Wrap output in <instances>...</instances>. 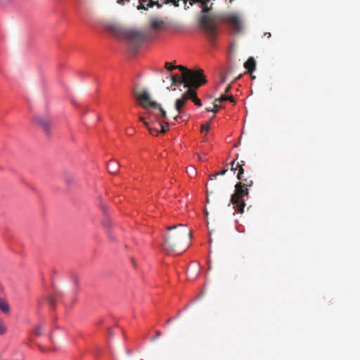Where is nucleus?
Returning <instances> with one entry per match:
<instances>
[{
	"mask_svg": "<svg viewBox=\"0 0 360 360\" xmlns=\"http://www.w3.org/2000/svg\"><path fill=\"white\" fill-rule=\"evenodd\" d=\"M197 2L201 4L200 8L202 13L198 19V27L209 39L212 41L217 35L219 19L217 15L209 13L212 9V4L209 6L207 0H190L191 6Z\"/></svg>",
	"mask_w": 360,
	"mask_h": 360,
	"instance_id": "obj_1",
	"label": "nucleus"
},
{
	"mask_svg": "<svg viewBox=\"0 0 360 360\" xmlns=\"http://www.w3.org/2000/svg\"><path fill=\"white\" fill-rule=\"evenodd\" d=\"M167 229L169 233L165 236L162 243L163 249L167 252L176 251V248L179 247L184 240L187 238H191V231L182 224L169 226Z\"/></svg>",
	"mask_w": 360,
	"mask_h": 360,
	"instance_id": "obj_2",
	"label": "nucleus"
},
{
	"mask_svg": "<svg viewBox=\"0 0 360 360\" xmlns=\"http://www.w3.org/2000/svg\"><path fill=\"white\" fill-rule=\"evenodd\" d=\"M240 181L237 183L235 186V191L232 194L230 200V203L233 206V209L239 213H243L245 207L244 198L249 193L248 187H251L253 184V181L251 178H244L241 176Z\"/></svg>",
	"mask_w": 360,
	"mask_h": 360,
	"instance_id": "obj_3",
	"label": "nucleus"
},
{
	"mask_svg": "<svg viewBox=\"0 0 360 360\" xmlns=\"http://www.w3.org/2000/svg\"><path fill=\"white\" fill-rule=\"evenodd\" d=\"M175 67L181 72V81L185 82V87L198 89L207 82L202 70H192L181 65Z\"/></svg>",
	"mask_w": 360,
	"mask_h": 360,
	"instance_id": "obj_4",
	"label": "nucleus"
},
{
	"mask_svg": "<svg viewBox=\"0 0 360 360\" xmlns=\"http://www.w3.org/2000/svg\"><path fill=\"white\" fill-rule=\"evenodd\" d=\"M134 94L142 108L148 109L149 107H151L158 109L159 110V116L163 119L167 118V115L166 111L160 104L157 103L155 101H151L150 96L146 90L141 91L135 90Z\"/></svg>",
	"mask_w": 360,
	"mask_h": 360,
	"instance_id": "obj_5",
	"label": "nucleus"
},
{
	"mask_svg": "<svg viewBox=\"0 0 360 360\" xmlns=\"http://www.w3.org/2000/svg\"><path fill=\"white\" fill-rule=\"evenodd\" d=\"M221 20L228 25L235 34L239 33L243 30L241 16L235 13H227L221 16Z\"/></svg>",
	"mask_w": 360,
	"mask_h": 360,
	"instance_id": "obj_6",
	"label": "nucleus"
},
{
	"mask_svg": "<svg viewBox=\"0 0 360 360\" xmlns=\"http://www.w3.org/2000/svg\"><path fill=\"white\" fill-rule=\"evenodd\" d=\"M238 157V155H236V158L231 162V170L236 171L238 170L237 174L238 179H241V176L244 174L243 166L245 165V161L241 160L240 162H237L236 160Z\"/></svg>",
	"mask_w": 360,
	"mask_h": 360,
	"instance_id": "obj_7",
	"label": "nucleus"
},
{
	"mask_svg": "<svg viewBox=\"0 0 360 360\" xmlns=\"http://www.w3.org/2000/svg\"><path fill=\"white\" fill-rule=\"evenodd\" d=\"M34 120L40 127H41L47 134L49 133L51 121L48 117L39 116L37 117Z\"/></svg>",
	"mask_w": 360,
	"mask_h": 360,
	"instance_id": "obj_8",
	"label": "nucleus"
},
{
	"mask_svg": "<svg viewBox=\"0 0 360 360\" xmlns=\"http://www.w3.org/2000/svg\"><path fill=\"white\" fill-rule=\"evenodd\" d=\"M188 90L186 91V94L188 95V99L192 100V101L197 106H201L202 103L201 101L197 97L195 89L194 87H187Z\"/></svg>",
	"mask_w": 360,
	"mask_h": 360,
	"instance_id": "obj_9",
	"label": "nucleus"
},
{
	"mask_svg": "<svg viewBox=\"0 0 360 360\" xmlns=\"http://www.w3.org/2000/svg\"><path fill=\"white\" fill-rule=\"evenodd\" d=\"M188 95L186 94V91L182 95L181 98L176 99L175 102V109L179 113L182 112L183 107L185 103L188 101Z\"/></svg>",
	"mask_w": 360,
	"mask_h": 360,
	"instance_id": "obj_10",
	"label": "nucleus"
},
{
	"mask_svg": "<svg viewBox=\"0 0 360 360\" xmlns=\"http://www.w3.org/2000/svg\"><path fill=\"white\" fill-rule=\"evenodd\" d=\"M120 164L116 160H111L108 162L107 167L108 172L112 174H115L118 172L120 168Z\"/></svg>",
	"mask_w": 360,
	"mask_h": 360,
	"instance_id": "obj_11",
	"label": "nucleus"
},
{
	"mask_svg": "<svg viewBox=\"0 0 360 360\" xmlns=\"http://www.w3.org/2000/svg\"><path fill=\"white\" fill-rule=\"evenodd\" d=\"M128 38L134 42H140L143 40V34L136 31L131 32L128 34Z\"/></svg>",
	"mask_w": 360,
	"mask_h": 360,
	"instance_id": "obj_12",
	"label": "nucleus"
},
{
	"mask_svg": "<svg viewBox=\"0 0 360 360\" xmlns=\"http://www.w3.org/2000/svg\"><path fill=\"white\" fill-rule=\"evenodd\" d=\"M256 67V61L252 57H250L244 63V68L250 73H252Z\"/></svg>",
	"mask_w": 360,
	"mask_h": 360,
	"instance_id": "obj_13",
	"label": "nucleus"
},
{
	"mask_svg": "<svg viewBox=\"0 0 360 360\" xmlns=\"http://www.w3.org/2000/svg\"><path fill=\"white\" fill-rule=\"evenodd\" d=\"M0 310L4 314H9L11 311L8 303L0 297Z\"/></svg>",
	"mask_w": 360,
	"mask_h": 360,
	"instance_id": "obj_14",
	"label": "nucleus"
},
{
	"mask_svg": "<svg viewBox=\"0 0 360 360\" xmlns=\"http://www.w3.org/2000/svg\"><path fill=\"white\" fill-rule=\"evenodd\" d=\"M150 27L154 30L161 29L164 26V22L162 20H158L155 18H152L150 20Z\"/></svg>",
	"mask_w": 360,
	"mask_h": 360,
	"instance_id": "obj_15",
	"label": "nucleus"
},
{
	"mask_svg": "<svg viewBox=\"0 0 360 360\" xmlns=\"http://www.w3.org/2000/svg\"><path fill=\"white\" fill-rule=\"evenodd\" d=\"M172 85L175 86L178 84H183L185 86V82L181 81V77H179L177 75L171 76Z\"/></svg>",
	"mask_w": 360,
	"mask_h": 360,
	"instance_id": "obj_16",
	"label": "nucleus"
},
{
	"mask_svg": "<svg viewBox=\"0 0 360 360\" xmlns=\"http://www.w3.org/2000/svg\"><path fill=\"white\" fill-rule=\"evenodd\" d=\"M227 101L226 95L221 94V96L218 98H216L214 100V108H219L220 105H219V103Z\"/></svg>",
	"mask_w": 360,
	"mask_h": 360,
	"instance_id": "obj_17",
	"label": "nucleus"
},
{
	"mask_svg": "<svg viewBox=\"0 0 360 360\" xmlns=\"http://www.w3.org/2000/svg\"><path fill=\"white\" fill-rule=\"evenodd\" d=\"M102 224L103 226L108 229H110L112 226L111 220L107 216H105V219L103 220Z\"/></svg>",
	"mask_w": 360,
	"mask_h": 360,
	"instance_id": "obj_18",
	"label": "nucleus"
},
{
	"mask_svg": "<svg viewBox=\"0 0 360 360\" xmlns=\"http://www.w3.org/2000/svg\"><path fill=\"white\" fill-rule=\"evenodd\" d=\"M227 171H228L227 169H222L221 171H220L219 172H215V173H214L212 174H210V177H209L210 180H213L214 178H216L219 175H224L226 173Z\"/></svg>",
	"mask_w": 360,
	"mask_h": 360,
	"instance_id": "obj_19",
	"label": "nucleus"
},
{
	"mask_svg": "<svg viewBox=\"0 0 360 360\" xmlns=\"http://www.w3.org/2000/svg\"><path fill=\"white\" fill-rule=\"evenodd\" d=\"M144 125L148 128L150 134L154 135L155 134H158V133H160L158 129L150 127L147 122H144Z\"/></svg>",
	"mask_w": 360,
	"mask_h": 360,
	"instance_id": "obj_20",
	"label": "nucleus"
},
{
	"mask_svg": "<svg viewBox=\"0 0 360 360\" xmlns=\"http://www.w3.org/2000/svg\"><path fill=\"white\" fill-rule=\"evenodd\" d=\"M156 5L158 8L162 7V4H159L158 1H154L153 0H150L149 3L147 4V8H152L153 6Z\"/></svg>",
	"mask_w": 360,
	"mask_h": 360,
	"instance_id": "obj_21",
	"label": "nucleus"
},
{
	"mask_svg": "<svg viewBox=\"0 0 360 360\" xmlns=\"http://www.w3.org/2000/svg\"><path fill=\"white\" fill-rule=\"evenodd\" d=\"M147 0H139V4L137 6V9L139 10H141V9H144V10H147L148 8L147 6H145V4L144 3L146 2Z\"/></svg>",
	"mask_w": 360,
	"mask_h": 360,
	"instance_id": "obj_22",
	"label": "nucleus"
},
{
	"mask_svg": "<svg viewBox=\"0 0 360 360\" xmlns=\"http://www.w3.org/2000/svg\"><path fill=\"white\" fill-rule=\"evenodd\" d=\"M6 328L4 321L0 319V335H3L6 333Z\"/></svg>",
	"mask_w": 360,
	"mask_h": 360,
	"instance_id": "obj_23",
	"label": "nucleus"
},
{
	"mask_svg": "<svg viewBox=\"0 0 360 360\" xmlns=\"http://www.w3.org/2000/svg\"><path fill=\"white\" fill-rule=\"evenodd\" d=\"M160 124L161 126V130L159 132L161 134H165L167 130V129L166 128V127H167V123L160 122Z\"/></svg>",
	"mask_w": 360,
	"mask_h": 360,
	"instance_id": "obj_24",
	"label": "nucleus"
},
{
	"mask_svg": "<svg viewBox=\"0 0 360 360\" xmlns=\"http://www.w3.org/2000/svg\"><path fill=\"white\" fill-rule=\"evenodd\" d=\"M34 333L37 335V336H40L42 334V328L40 326L36 327L34 330Z\"/></svg>",
	"mask_w": 360,
	"mask_h": 360,
	"instance_id": "obj_25",
	"label": "nucleus"
},
{
	"mask_svg": "<svg viewBox=\"0 0 360 360\" xmlns=\"http://www.w3.org/2000/svg\"><path fill=\"white\" fill-rule=\"evenodd\" d=\"M175 66L176 65H171L169 62H166L165 64V68L169 71H172L173 70H175Z\"/></svg>",
	"mask_w": 360,
	"mask_h": 360,
	"instance_id": "obj_26",
	"label": "nucleus"
},
{
	"mask_svg": "<svg viewBox=\"0 0 360 360\" xmlns=\"http://www.w3.org/2000/svg\"><path fill=\"white\" fill-rule=\"evenodd\" d=\"M187 173L190 176H193L196 175L195 169L191 167L189 169L187 170Z\"/></svg>",
	"mask_w": 360,
	"mask_h": 360,
	"instance_id": "obj_27",
	"label": "nucleus"
},
{
	"mask_svg": "<svg viewBox=\"0 0 360 360\" xmlns=\"http://www.w3.org/2000/svg\"><path fill=\"white\" fill-rule=\"evenodd\" d=\"M47 302L49 303L51 307H55V300L53 297H51V296L48 297Z\"/></svg>",
	"mask_w": 360,
	"mask_h": 360,
	"instance_id": "obj_28",
	"label": "nucleus"
},
{
	"mask_svg": "<svg viewBox=\"0 0 360 360\" xmlns=\"http://www.w3.org/2000/svg\"><path fill=\"white\" fill-rule=\"evenodd\" d=\"M212 107H214V102L213 103V105H212ZM218 108H206L205 110L207 112H213L214 113H216L217 112V110Z\"/></svg>",
	"mask_w": 360,
	"mask_h": 360,
	"instance_id": "obj_29",
	"label": "nucleus"
},
{
	"mask_svg": "<svg viewBox=\"0 0 360 360\" xmlns=\"http://www.w3.org/2000/svg\"><path fill=\"white\" fill-rule=\"evenodd\" d=\"M210 129L209 123L204 124L201 126V131H208Z\"/></svg>",
	"mask_w": 360,
	"mask_h": 360,
	"instance_id": "obj_30",
	"label": "nucleus"
},
{
	"mask_svg": "<svg viewBox=\"0 0 360 360\" xmlns=\"http://www.w3.org/2000/svg\"><path fill=\"white\" fill-rule=\"evenodd\" d=\"M13 1V0H0V5L4 6H6L7 4L11 3Z\"/></svg>",
	"mask_w": 360,
	"mask_h": 360,
	"instance_id": "obj_31",
	"label": "nucleus"
},
{
	"mask_svg": "<svg viewBox=\"0 0 360 360\" xmlns=\"http://www.w3.org/2000/svg\"><path fill=\"white\" fill-rule=\"evenodd\" d=\"M226 98H227V101H229L231 103H235V99L232 96H226Z\"/></svg>",
	"mask_w": 360,
	"mask_h": 360,
	"instance_id": "obj_32",
	"label": "nucleus"
},
{
	"mask_svg": "<svg viewBox=\"0 0 360 360\" xmlns=\"http://www.w3.org/2000/svg\"><path fill=\"white\" fill-rule=\"evenodd\" d=\"M73 179L72 176L70 174H68L66 177V181L70 183Z\"/></svg>",
	"mask_w": 360,
	"mask_h": 360,
	"instance_id": "obj_33",
	"label": "nucleus"
},
{
	"mask_svg": "<svg viewBox=\"0 0 360 360\" xmlns=\"http://www.w3.org/2000/svg\"><path fill=\"white\" fill-rule=\"evenodd\" d=\"M226 75H221V82L222 83H224V82H226Z\"/></svg>",
	"mask_w": 360,
	"mask_h": 360,
	"instance_id": "obj_34",
	"label": "nucleus"
},
{
	"mask_svg": "<svg viewBox=\"0 0 360 360\" xmlns=\"http://www.w3.org/2000/svg\"><path fill=\"white\" fill-rule=\"evenodd\" d=\"M231 89V85L227 86L226 89H225V92H224L225 94L229 93Z\"/></svg>",
	"mask_w": 360,
	"mask_h": 360,
	"instance_id": "obj_35",
	"label": "nucleus"
},
{
	"mask_svg": "<svg viewBox=\"0 0 360 360\" xmlns=\"http://www.w3.org/2000/svg\"><path fill=\"white\" fill-rule=\"evenodd\" d=\"M117 3L121 6L124 5V0H117Z\"/></svg>",
	"mask_w": 360,
	"mask_h": 360,
	"instance_id": "obj_36",
	"label": "nucleus"
},
{
	"mask_svg": "<svg viewBox=\"0 0 360 360\" xmlns=\"http://www.w3.org/2000/svg\"><path fill=\"white\" fill-rule=\"evenodd\" d=\"M102 210H103V213H104L105 214H106V212H107V209H106V207H105V206H103V207H102Z\"/></svg>",
	"mask_w": 360,
	"mask_h": 360,
	"instance_id": "obj_37",
	"label": "nucleus"
},
{
	"mask_svg": "<svg viewBox=\"0 0 360 360\" xmlns=\"http://www.w3.org/2000/svg\"><path fill=\"white\" fill-rule=\"evenodd\" d=\"M181 117L180 115H176L174 117V119L176 120V121H178Z\"/></svg>",
	"mask_w": 360,
	"mask_h": 360,
	"instance_id": "obj_38",
	"label": "nucleus"
},
{
	"mask_svg": "<svg viewBox=\"0 0 360 360\" xmlns=\"http://www.w3.org/2000/svg\"><path fill=\"white\" fill-rule=\"evenodd\" d=\"M161 335V333L160 331H156V337L158 338Z\"/></svg>",
	"mask_w": 360,
	"mask_h": 360,
	"instance_id": "obj_39",
	"label": "nucleus"
},
{
	"mask_svg": "<svg viewBox=\"0 0 360 360\" xmlns=\"http://www.w3.org/2000/svg\"><path fill=\"white\" fill-rule=\"evenodd\" d=\"M164 4H170V0H164Z\"/></svg>",
	"mask_w": 360,
	"mask_h": 360,
	"instance_id": "obj_40",
	"label": "nucleus"
},
{
	"mask_svg": "<svg viewBox=\"0 0 360 360\" xmlns=\"http://www.w3.org/2000/svg\"><path fill=\"white\" fill-rule=\"evenodd\" d=\"M139 120H140L141 122H143V123H144V122H145V121H144V118H143V117H139Z\"/></svg>",
	"mask_w": 360,
	"mask_h": 360,
	"instance_id": "obj_41",
	"label": "nucleus"
},
{
	"mask_svg": "<svg viewBox=\"0 0 360 360\" xmlns=\"http://www.w3.org/2000/svg\"><path fill=\"white\" fill-rule=\"evenodd\" d=\"M198 158L199 160H202V158L200 155H198Z\"/></svg>",
	"mask_w": 360,
	"mask_h": 360,
	"instance_id": "obj_42",
	"label": "nucleus"
},
{
	"mask_svg": "<svg viewBox=\"0 0 360 360\" xmlns=\"http://www.w3.org/2000/svg\"><path fill=\"white\" fill-rule=\"evenodd\" d=\"M172 319H169L167 321V323H169L171 321H172Z\"/></svg>",
	"mask_w": 360,
	"mask_h": 360,
	"instance_id": "obj_43",
	"label": "nucleus"
},
{
	"mask_svg": "<svg viewBox=\"0 0 360 360\" xmlns=\"http://www.w3.org/2000/svg\"><path fill=\"white\" fill-rule=\"evenodd\" d=\"M265 35H266V37H269L271 36V34H270V33H268V34H267V33H265Z\"/></svg>",
	"mask_w": 360,
	"mask_h": 360,
	"instance_id": "obj_44",
	"label": "nucleus"
},
{
	"mask_svg": "<svg viewBox=\"0 0 360 360\" xmlns=\"http://www.w3.org/2000/svg\"><path fill=\"white\" fill-rule=\"evenodd\" d=\"M265 35H266V37H269L271 36V34H270V33H268V34H267V33H265Z\"/></svg>",
	"mask_w": 360,
	"mask_h": 360,
	"instance_id": "obj_45",
	"label": "nucleus"
},
{
	"mask_svg": "<svg viewBox=\"0 0 360 360\" xmlns=\"http://www.w3.org/2000/svg\"><path fill=\"white\" fill-rule=\"evenodd\" d=\"M265 35H266V37H269L271 36V34H270V33H268V34H267V33H265Z\"/></svg>",
	"mask_w": 360,
	"mask_h": 360,
	"instance_id": "obj_46",
	"label": "nucleus"
},
{
	"mask_svg": "<svg viewBox=\"0 0 360 360\" xmlns=\"http://www.w3.org/2000/svg\"><path fill=\"white\" fill-rule=\"evenodd\" d=\"M186 249H183L180 252H179L178 254H181V252H184Z\"/></svg>",
	"mask_w": 360,
	"mask_h": 360,
	"instance_id": "obj_47",
	"label": "nucleus"
},
{
	"mask_svg": "<svg viewBox=\"0 0 360 360\" xmlns=\"http://www.w3.org/2000/svg\"><path fill=\"white\" fill-rule=\"evenodd\" d=\"M205 215H207L208 212L207 211H205Z\"/></svg>",
	"mask_w": 360,
	"mask_h": 360,
	"instance_id": "obj_48",
	"label": "nucleus"
},
{
	"mask_svg": "<svg viewBox=\"0 0 360 360\" xmlns=\"http://www.w3.org/2000/svg\"><path fill=\"white\" fill-rule=\"evenodd\" d=\"M109 334H110V335H112V333H111V331H109Z\"/></svg>",
	"mask_w": 360,
	"mask_h": 360,
	"instance_id": "obj_49",
	"label": "nucleus"
}]
</instances>
